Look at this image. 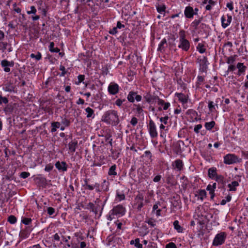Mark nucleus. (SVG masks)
Wrapping results in <instances>:
<instances>
[{"label": "nucleus", "instance_id": "f257e3e1", "mask_svg": "<svg viewBox=\"0 0 248 248\" xmlns=\"http://www.w3.org/2000/svg\"><path fill=\"white\" fill-rule=\"evenodd\" d=\"M101 120L104 123L113 126H116L120 123L118 112L113 109L106 111L103 115Z\"/></svg>", "mask_w": 248, "mask_h": 248}, {"label": "nucleus", "instance_id": "f03ea898", "mask_svg": "<svg viewBox=\"0 0 248 248\" xmlns=\"http://www.w3.org/2000/svg\"><path fill=\"white\" fill-rule=\"evenodd\" d=\"M125 208L121 204L114 206L112 209L110 210L107 215V219L108 220H112L115 217H118L124 216L125 214Z\"/></svg>", "mask_w": 248, "mask_h": 248}, {"label": "nucleus", "instance_id": "7ed1b4c3", "mask_svg": "<svg viewBox=\"0 0 248 248\" xmlns=\"http://www.w3.org/2000/svg\"><path fill=\"white\" fill-rule=\"evenodd\" d=\"M179 35L178 48L184 51H188L190 48V44L189 41L186 39V31L183 30H180Z\"/></svg>", "mask_w": 248, "mask_h": 248}, {"label": "nucleus", "instance_id": "20e7f679", "mask_svg": "<svg viewBox=\"0 0 248 248\" xmlns=\"http://www.w3.org/2000/svg\"><path fill=\"white\" fill-rule=\"evenodd\" d=\"M150 202L149 199L144 198V194L143 192H138L135 198V205L138 211H140L145 204Z\"/></svg>", "mask_w": 248, "mask_h": 248}, {"label": "nucleus", "instance_id": "39448f33", "mask_svg": "<svg viewBox=\"0 0 248 248\" xmlns=\"http://www.w3.org/2000/svg\"><path fill=\"white\" fill-rule=\"evenodd\" d=\"M197 62L199 64V71L202 73H206L208 65L209 64L207 58L205 56L200 57L197 59Z\"/></svg>", "mask_w": 248, "mask_h": 248}, {"label": "nucleus", "instance_id": "423d86ee", "mask_svg": "<svg viewBox=\"0 0 248 248\" xmlns=\"http://www.w3.org/2000/svg\"><path fill=\"white\" fill-rule=\"evenodd\" d=\"M226 238V234L225 232L217 233L213 240V245L218 246L222 245L224 243Z\"/></svg>", "mask_w": 248, "mask_h": 248}, {"label": "nucleus", "instance_id": "0eeeda50", "mask_svg": "<svg viewBox=\"0 0 248 248\" xmlns=\"http://www.w3.org/2000/svg\"><path fill=\"white\" fill-rule=\"evenodd\" d=\"M175 96L178 98L179 101L182 103L183 108L186 109L187 108V103L189 96L182 93H176Z\"/></svg>", "mask_w": 248, "mask_h": 248}, {"label": "nucleus", "instance_id": "6e6552de", "mask_svg": "<svg viewBox=\"0 0 248 248\" xmlns=\"http://www.w3.org/2000/svg\"><path fill=\"white\" fill-rule=\"evenodd\" d=\"M238 162V157L234 154H228L224 156V163L226 164H232Z\"/></svg>", "mask_w": 248, "mask_h": 248}, {"label": "nucleus", "instance_id": "1a4fd4ad", "mask_svg": "<svg viewBox=\"0 0 248 248\" xmlns=\"http://www.w3.org/2000/svg\"><path fill=\"white\" fill-rule=\"evenodd\" d=\"M148 129L150 135L152 138H155L157 137L158 134L156 131L155 124L152 120H150L149 121Z\"/></svg>", "mask_w": 248, "mask_h": 248}, {"label": "nucleus", "instance_id": "9d476101", "mask_svg": "<svg viewBox=\"0 0 248 248\" xmlns=\"http://www.w3.org/2000/svg\"><path fill=\"white\" fill-rule=\"evenodd\" d=\"M17 107L18 105L15 103L7 104L3 108V111L6 115H9L12 114L17 108Z\"/></svg>", "mask_w": 248, "mask_h": 248}, {"label": "nucleus", "instance_id": "9b49d317", "mask_svg": "<svg viewBox=\"0 0 248 248\" xmlns=\"http://www.w3.org/2000/svg\"><path fill=\"white\" fill-rule=\"evenodd\" d=\"M32 228L31 226H26L25 228L20 231L19 236L22 239L28 238L32 231Z\"/></svg>", "mask_w": 248, "mask_h": 248}, {"label": "nucleus", "instance_id": "f8f14e48", "mask_svg": "<svg viewBox=\"0 0 248 248\" xmlns=\"http://www.w3.org/2000/svg\"><path fill=\"white\" fill-rule=\"evenodd\" d=\"M55 166L60 172H65L67 170L68 165L64 161H58L56 162Z\"/></svg>", "mask_w": 248, "mask_h": 248}, {"label": "nucleus", "instance_id": "ddd939ff", "mask_svg": "<svg viewBox=\"0 0 248 248\" xmlns=\"http://www.w3.org/2000/svg\"><path fill=\"white\" fill-rule=\"evenodd\" d=\"M1 65L4 68V71L5 72H9L10 68L9 67H13L14 65V62L13 61H8L6 60H3L1 62Z\"/></svg>", "mask_w": 248, "mask_h": 248}, {"label": "nucleus", "instance_id": "4468645a", "mask_svg": "<svg viewBox=\"0 0 248 248\" xmlns=\"http://www.w3.org/2000/svg\"><path fill=\"white\" fill-rule=\"evenodd\" d=\"M119 86L117 83H110L108 86V92L110 94L115 95L119 92Z\"/></svg>", "mask_w": 248, "mask_h": 248}, {"label": "nucleus", "instance_id": "2eb2a0df", "mask_svg": "<svg viewBox=\"0 0 248 248\" xmlns=\"http://www.w3.org/2000/svg\"><path fill=\"white\" fill-rule=\"evenodd\" d=\"M158 96L152 95L150 93H147L143 95V98L148 103H153L156 101Z\"/></svg>", "mask_w": 248, "mask_h": 248}, {"label": "nucleus", "instance_id": "dca6fc26", "mask_svg": "<svg viewBox=\"0 0 248 248\" xmlns=\"http://www.w3.org/2000/svg\"><path fill=\"white\" fill-rule=\"evenodd\" d=\"M227 18L226 19L225 16H222L221 18V25L224 29L227 28L231 24L232 20V17L231 15H227Z\"/></svg>", "mask_w": 248, "mask_h": 248}, {"label": "nucleus", "instance_id": "f3484780", "mask_svg": "<svg viewBox=\"0 0 248 248\" xmlns=\"http://www.w3.org/2000/svg\"><path fill=\"white\" fill-rule=\"evenodd\" d=\"M184 14L186 17L187 18H191L193 17L194 15H197V13L196 12H194L193 7L188 6L185 8Z\"/></svg>", "mask_w": 248, "mask_h": 248}, {"label": "nucleus", "instance_id": "a211bd4d", "mask_svg": "<svg viewBox=\"0 0 248 248\" xmlns=\"http://www.w3.org/2000/svg\"><path fill=\"white\" fill-rule=\"evenodd\" d=\"M84 184L83 185V186L85 187L86 189L93 190L94 188L101 187V186H100V184L98 183H95L93 186L89 185L88 184L87 179H85L84 180Z\"/></svg>", "mask_w": 248, "mask_h": 248}, {"label": "nucleus", "instance_id": "6ab92c4d", "mask_svg": "<svg viewBox=\"0 0 248 248\" xmlns=\"http://www.w3.org/2000/svg\"><path fill=\"white\" fill-rule=\"evenodd\" d=\"M35 179L38 184L42 186H45L47 184L46 179L42 174H38Z\"/></svg>", "mask_w": 248, "mask_h": 248}, {"label": "nucleus", "instance_id": "aec40b11", "mask_svg": "<svg viewBox=\"0 0 248 248\" xmlns=\"http://www.w3.org/2000/svg\"><path fill=\"white\" fill-rule=\"evenodd\" d=\"M78 145V141L74 139L70 142L68 144L69 150L71 153H74Z\"/></svg>", "mask_w": 248, "mask_h": 248}, {"label": "nucleus", "instance_id": "412c9836", "mask_svg": "<svg viewBox=\"0 0 248 248\" xmlns=\"http://www.w3.org/2000/svg\"><path fill=\"white\" fill-rule=\"evenodd\" d=\"M208 175L211 179H215L217 175V168L215 167L209 168L208 171Z\"/></svg>", "mask_w": 248, "mask_h": 248}, {"label": "nucleus", "instance_id": "4be33fe9", "mask_svg": "<svg viewBox=\"0 0 248 248\" xmlns=\"http://www.w3.org/2000/svg\"><path fill=\"white\" fill-rule=\"evenodd\" d=\"M174 167L175 169L177 170L178 171H181L183 169V163L182 160L181 159H176L174 162Z\"/></svg>", "mask_w": 248, "mask_h": 248}, {"label": "nucleus", "instance_id": "5701e85b", "mask_svg": "<svg viewBox=\"0 0 248 248\" xmlns=\"http://www.w3.org/2000/svg\"><path fill=\"white\" fill-rule=\"evenodd\" d=\"M236 68L238 69L237 75L239 76H240L242 73L245 72L247 69L246 66L242 62H238L237 64Z\"/></svg>", "mask_w": 248, "mask_h": 248}, {"label": "nucleus", "instance_id": "b1692460", "mask_svg": "<svg viewBox=\"0 0 248 248\" xmlns=\"http://www.w3.org/2000/svg\"><path fill=\"white\" fill-rule=\"evenodd\" d=\"M174 228L178 232L182 233L184 232V228L179 225L178 220H175L173 223Z\"/></svg>", "mask_w": 248, "mask_h": 248}, {"label": "nucleus", "instance_id": "393cba45", "mask_svg": "<svg viewBox=\"0 0 248 248\" xmlns=\"http://www.w3.org/2000/svg\"><path fill=\"white\" fill-rule=\"evenodd\" d=\"M206 192L204 189L199 190L198 192V194H196L195 196H198V199H200L202 201L206 197Z\"/></svg>", "mask_w": 248, "mask_h": 248}, {"label": "nucleus", "instance_id": "a878e982", "mask_svg": "<svg viewBox=\"0 0 248 248\" xmlns=\"http://www.w3.org/2000/svg\"><path fill=\"white\" fill-rule=\"evenodd\" d=\"M3 90L6 92L11 93L14 92L15 87L12 84L7 83L4 85Z\"/></svg>", "mask_w": 248, "mask_h": 248}, {"label": "nucleus", "instance_id": "bb28decb", "mask_svg": "<svg viewBox=\"0 0 248 248\" xmlns=\"http://www.w3.org/2000/svg\"><path fill=\"white\" fill-rule=\"evenodd\" d=\"M186 114L189 115L191 118L196 119L198 116V113L192 109H189L187 110Z\"/></svg>", "mask_w": 248, "mask_h": 248}, {"label": "nucleus", "instance_id": "cd10ccee", "mask_svg": "<svg viewBox=\"0 0 248 248\" xmlns=\"http://www.w3.org/2000/svg\"><path fill=\"white\" fill-rule=\"evenodd\" d=\"M166 182L167 184L170 185H174L175 182L173 175L168 174L167 175Z\"/></svg>", "mask_w": 248, "mask_h": 248}, {"label": "nucleus", "instance_id": "c85d7f7f", "mask_svg": "<svg viewBox=\"0 0 248 248\" xmlns=\"http://www.w3.org/2000/svg\"><path fill=\"white\" fill-rule=\"evenodd\" d=\"M215 179L218 184H220L221 186H224L225 184L224 177L222 175H217Z\"/></svg>", "mask_w": 248, "mask_h": 248}, {"label": "nucleus", "instance_id": "c756f323", "mask_svg": "<svg viewBox=\"0 0 248 248\" xmlns=\"http://www.w3.org/2000/svg\"><path fill=\"white\" fill-rule=\"evenodd\" d=\"M85 111L87 113V118H93L95 116L94 114V110L90 107H88L85 109Z\"/></svg>", "mask_w": 248, "mask_h": 248}, {"label": "nucleus", "instance_id": "7c9ffc66", "mask_svg": "<svg viewBox=\"0 0 248 248\" xmlns=\"http://www.w3.org/2000/svg\"><path fill=\"white\" fill-rule=\"evenodd\" d=\"M136 92L131 91L129 93L127 98L128 101L131 103H133L135 100V96H136Z\"/></svg>", "mask_w": 248, "mask_h": 248}, {"label": "nucleus", "instance_id": "2f4dec72", "mask_svg": "<svg viewBox=\"0 0 248 248\" xmlns=\"http://www.w3.org/2000/svg\"><path fill=\"white\" fill-rule=\"evenodd\" d=\"M88 208L91 210V211L96 214L98 212V206H95L92 202H89L88 205Z\"/></svg>", "mask_w": 248, "mask_h": 248}, {"label": "nucleus", "instance_id": "473e14b6", "mask_svg": "<svg viewBox=\"0 0 248 248\" xmlns=\"http://www.w3.org/2000/svg\"><path fill=\"white\" fill-rule=\"evenodd\" d=\"M116 165L115 164L111 166L110 167V168L109 169V170L108 171V174L110 176L117 175V172L116 171Z\"/></svg>", "mask_w": 248, "mask_h": 248}, {"label": "nucleus", "instance_id": "72a5a7b5", "mask_svg": "<svg viewBox=\"0 0 248 248\" xmlns=\"http://www.w3.org/2000/svg\"><path fill=\"white\" fill-rule=\"evenodd\" d=\"M133 106L135 107L133 110H135L139 114H140L143 112V107L140 104H134Z\"/></svg>", "mask_w": 248, "mask_h": 248}, {"label": "nucleus", "instance_id": "f704fd0d", "mask_svg": "<svg viewBox=\"0 0 248 248\" xmlns=\"http://www.w3.org/2000/svg\"><path fill=\"white\" fill-rule=\"evenodd\" d=\"M239 185L238 182L234 181H232L231 184H228V186L230 188V191H235L236 187Z\"/></svg>", "mask_w": 248, "mask_h": 248}, {"label": "nucleus", "instance_id": "c9c22d12", "mask_svg": "<svg viewBox=\"0 0 248 248\" xmlns=\"http://www.w3.org/2000/svg\"><path fill=\"white\" fill-rule=\"evenodd\" d=\"M109 182L104 180L102 183L101 188L103 191H108L109 189Z\"/></svg>", "mask_w": 248, "mask_h": 248}, {"label": "nucleus", "instance_id": "e433bc0d", "mask_svg": "<svg viewBox=\"0 0 248 248\" xmlns=\"http://www.w3.org/2000/svg\"><path fill=\"white\" fill-rule=\"evenodd\" d=\"M155 7L157 11L160 14H162L163 12H164L166 9V7L164 4L160 5L159 4H156Z\"/></svg>", "mask_w": 248, "mask_h": 248}, {"label": "nucleus", "instance_id": "4c0bfd02", "mask_svg": "<svg viewBox=\"0 0 248 248\" xmlns=\"http://www.w3.org/2000/svg\"><path fill=\"white\" fill-rule=\"evenodd\" d=\"M215 125V122L212 121L210 122H206L204 124V126L206 130H211Z\"/></svg>", "mask_w": 248, "mask_h": 248}, {"label": "nucleus", "instance_id": "58836bf2", "mask_svg": "<svg viewBox=\"0 0 248 248\" xmlns=\"http://www.w3.org/2000/svg\"><path fill=\"white\" fill-rule=\"evenodd\" d=\"M209 110L211 112H214L217 111L215 103L212 101H209L208 103Z\"/></svg>", "mask_w": 248, "mask_h": 248}, {"label": "nucleus", "instance_id": "ea45409f", "mask_svg": "<svg viewBox=\"0 0 248 248\" xmlns=\"http://www.w3.org/2000/svg\"><path fill=\"white\" fill-rule=\"evenodd\" d=\"M60 126V123L58 122H55L51 123L52 128L51 132L52 133L55 132L57 130V128H59Z\"/></svg>", "mask_w": 248, "mask_h": 248}, {"label": "nucleus", "instance_id": "a19ab883", "mask_svg": "<svg viewBox=\"0 0 248 248\" xmlns=\"http://www.w3.org/2000/svg\"><path fill=\"white\" fill-rule=\"evenodd\" d=\"M54 43L52 42H50L49 46V50L51 52H56L58 53L60 51V49L58 47L54 48Z\"/></svg>", "mask_w": 248, "mask_h": 248}, {"label": "nucleus", "instance_id": "79ce46f5", "mask_svg": "<svg viewBox=\"0 0 248 248\" xmlns=\"http://www.w3.org/2000/svg\"><path fill=\"white\" fill-rule=\"evenodd\" d=\"M237 57L236 55L230 56L227 58L226 62L229 64H232L236 60V58Z\"/></svg>", "mask_w": 248, "mask_h": 248}, {"label": "nucleus", "instance_id": "37998d69", "mask_svg": "<svg viewBox=\"0 0 248 248\" xmlns=\"http://www.w3.org/2000/svg\"><path fill=\"white\" fill-rule=\"evenodd\" d=\"M62 121L61 123L65 126L68 127L70 125V121L67 119L65 116H62L61 117Z\"/></svg>", "mask_w": 248, "mask_h": 248}, {"label": "nucleus", "instance_id": "c03bdc74", "mask_svg": "<svg viewBox=\"0 0 248 248\" xmlns=\"http://www.w3.org/2000/svg\"><path fill=\"white\" fill-rule=\"evenodd\" d=\"M197 49L200 53H203L206 51V49L204 48V45L202 43L198 44L197 46Z\"/></svg>", "mask_w": 248, "mask_h": 248}, {"label": "nucleus", "instance_id": "a18cd8bd", "mask_svg": "<svg viewBox=\"0 0 248 248\" xmlns=\"http://www.w3.org/2000/svg\"><path fill=\"white\" fill-rule=\"evenodd\" d=\"M208 3L209 4L206 6L205 9L206 10L209 11L211 10L212 6L215 5L216 2L213 0H208Z\"/></svg>", "mask_w": 248, "mask_h": 248}, {"label": "nucleus", "instance_id": "49530a36", "mask_svg": "<svg viewBox=\"0 0 248 248\" xmlns=\"http://www.w3.org/2000/svg\"><path fill=\"white\" fill-rule=\"evenodd\" d=\"M7 221L12 224H15L17 221V218L15 216L11 215L7 219Z\"/></svg>", "mask_w": 248, "mask_h": 248}, {"label": "nucleus", "instance_id": "de8ad7c7", "mask_svg": "<svg viewBox=\"0 0 248 248\" xmlns=\"http://www.w3.org/2000/svg\"><path fill=\"white\" fill-rule=\"evenodd\" d=\"M155 220L152 218H150L145 220V222L148 223L150 226L154 227L156 225Z\"/></svg>", "mask_w": 248, "mask_h": 248}, {"label": "nucleus", "instance_id": "09e8293b", "mask_svg": "<svg viewBox=\"0 0 248 248\" xmlns=\"http://www.w3.org/2000/svg\"><path fill=\"white\" fill-rule=\"evenodd\" d=\"M31 218L23 217L22 218L21 222L26 225H29L31 223Z\"/></svg>", "mask_w": 248, "mask_h": 248}, {"label": "nucleus", "instance_id": "8fccbe9b", "mask_svg": "<svg viewBox=\"0 0 248 248\" xmlns=\"http://www.w3.org/2000/svg\"><path fill=\"white\" fill-rule=\"evenodd\" d=\"M143 156L148 158L151 162L152 161V154L150 151H146Z\"/></svg>", "mask_w": 248, "mask_h": 248}, {"label": "nucleus", "instance_id": "3c124183", "mask_svg": "<svg viewBox=\"0 0 248 248\" xmlns=\"http://www.w3.org/2000/svg\"><path fill=\"white\" fill-rule=\"evenodd\" d=\"M8 103V99L6 97L2 96L1 94H0V105H1L2 104H7Z\"/></svg>", "mask_w": 248, "mask_h": 248}, {"label": "nucleus", "instance_id": "603ef678", "mask_svg": "<svg viewBox=\"0 0 248 248\" xmlns=\"http://www.w3.org/2000/svg\"><path fill=\"white\" fill-rule=\"evenodd\" d=\"M125 101V100L124 99H117L114 104L116 105L117 106H118L119 108H121L122 106L123 103Z\"/></svg>", "mask_w": 248, "mask_h": 248}, {"label": "nucleus", "instance_id": "864d4df0", "mask_svg": "<svg viewBox=\"0 0 248 248\" xmlns=\"http://www.w3.org/2000/svg\"><path fill=\"white\" fill-rule=\"evenodd\" d=\"M166 43H167L166 39L165 38L163 39L158 45V48L157 49L158 50H161L164 48V47H163L164 45Z\"/></svg>", "mask_w": 248, "mask_h": 248}, {"label": "nucleus", "instance_id": "5fc2aeb1", "mask_svg": "<svg viewBox=\"0 0 248 248\" xmlns=\"http://www.w3.org/2000/svg\"><path fill=\"white\" fill-rule=\"evenodd\" d=\"M53 165L51 163H49L45 166L44 170L46 172H50L53 170Z\"/></svg>", "mask_w": 248, "mask_h": 248}, {"label": "nucleus", "instance_id": "6e6d98bb", "mask_svg": "<svg viewBox=\"0 0 248 248\" xmlns=\"http://www.w3.org/2000/svg\"><path fill=\"white\" fill-rule=\"evenodd\" d=\"M78 81L76 82V84L77 85L79 84L82 82L83 81V80L85 79V76L84 75H79L78 77Z\"/></svg>", "mask_w": 248, "mask_h": 248}, {"label": "nucleus", "instance_id": "4d7b16f0", "mask_svg": "<svg viewBox=\"0 0 248 248\" xmlns=\"http://www.w3.org/2000/svg\"><path fill=\"white\" fill-rule=\"evenodd\" d=\"M204 80V77L201 76H198L197 77V82L196 83V86H199L201 85V83H202Z\"/></svg>", "mask_w": 248, "mask_h": 248}, {"label": "nucleus", "instance_id": "13d9d810", "mask_svg": "<svg viewBox=\"0 0 248 248\" xmlns=\"http://www.w3.org/2000/svg\"><path fill=\"white\" fill-rule=\"evenodd\" d=\"M55 212V210L54 208L49 207L47 208V213L49 216L53 215Z\"/></svg>", "mask_w": 248, "mask_h": 248}, {"label": "nucleus", "instance_id": "bf43d9fd", "mask_svg": "<svg viewBox=\"0 0 248 248\" xmlns=\"http://www.w3.org/2000/svg\"><path fill=\"white\" fill-rule=\"evenodd\" d=\"M36 12H37V10H36L35 7L34 6H31V10L30 11H28L27 12V13L28 15H31V14H34V15H35L36 14Z\"/></svg>", "mask_w": 248, "mask_h": 248}, {"label": "nucleus", "instance_id": "052dcab7", "mask_svg": "<svg viewBox=\"0 0 248 248\" xmlns=\"http://www.w3.org/2000/svg\"><path fill=\"white\" fill-rule=\"evenodd\" d=\"M30 173L28 172L23 171L20 174V177L23 179H26L30 176Z\"/></svg>", "mask_w": 248, "mask_h": 248}, {"label": "nucleus", "instance_id": "680f3d73", "mask_svg": "<svg viewBox=\"0 0 248 248\" xmlns=\"http://www.w3.org/2000/svg\"><path fill=\"white\" fill-rule=\"evenodd\" d=\"M135 246L137 248H142V245L140 243V239L136 238L135 239Z\"/></svg>", "mask_w": 248, "mask_h": 248}, {"label": "nucleus", "instance_id": "e2e57ef3", "mask_svg": "<svg viewBox=\"0 0 248 248\" xmlns=\"http://www.w3.org/2000/svg\"><path fill=\"white\" fill-rule=\"evenodd\" d=\"M202 18L200 19L199 20L195 19L192 23V26L194 27L195 29L197 28L200 22H201Z\"/></svg>", "mask_w": 248, "mask_h": 248}, {"label": "nucleus", "instance_id": "0e129e2a", "mask_svg": "<svg viewBox=\"0 0 248 248\" xmlns=\"http://www.w3.org/2000/svg\"><path fill=\"white\" fill-rule=\"evenodd\" d=\"M60 70L62 71V73L60 74V76L63 77L66 74L67 72L65 70V67L63 65H61L60 67Z\"/></svg>", "mask_w": 248, "mask_h": 248}, {"label": "nucleus", "instance_id": "69168bd1", "mask_svg": "<svg viewBox=\"0 0 248 248\" xmlns=\"http://www.w3.org/2000/svg\"><path fill=\"white\" fill-rule=\"evenodd\" d=\"M202 128V125L201 124H199L196 125L194 128V131L198 134L199 133V130Z\"/></svg>", "mask_w": 248, "mask_h": 248}, {"label": "nucleus", "instance_id": "338daca9", "mask_svg": "<svg viewBox=\"0 0 248 248\" xmlns=\"http://www.w3.org/2000/svg\"><path fill=\"white\" fill-rule=\"evenodd\" d=\"M168 119L169 117L168 116H166L164 117H161L160 118V121L164 124H166L168 123Z\"/></svg>", "mask_w": 248, "mask_h": 248}, {"label": "nucleus", "instance_id": "774afa93", "mask_svg": "<svg viewBox=\"0 0 248 248\" xmlns=\"http://www.w3.org/2000/svg\"><path fill=\"white\" fill-rule=\"evenodd\" d=\"M165 248H177L176 245L173 243L170 242L166 245Z\"/></svg>", "mask_w": 248, "mask_h": 248}]
</instances>
